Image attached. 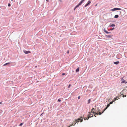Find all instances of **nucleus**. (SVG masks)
Wrapping results in <instances>:
<instances>
[{
  "label": "nucleus",
  "mask_w": 127,
  "mask_h": 127,
  "mask_svg": "<svg viewBox=\"0 0 127 127\" xmlns=\"http://www.w3.org/2000/svg\"><path fill=\"white\" fill-rule=\"evenodd\" d=\"M70 126H71L70 125V126H69V127H70Z\"/></svg>",
  "instance_id": "58836bf2"
},
{
  "label": "nucleus",
  "mask_w": 127,
  "mask_h": 127,
  "mask_svg": "<svg viewBox=\"0 0 127 127\" xmlns=\"http://www.w3.org/2000/svg\"><path fill=\"white\" fill-rule=\"evenodd\" d=\"M127 83V81L126 82V83Z\"/></svg>",
  "instance_id": "4c0bfd02"
},
{
  "label": "nucleus",
  "mask_w": 127,
  "mask_h": 127,
  "mask_svg": "<svg viewBox=\"0 0 127 127\" xmlns=\"http://www.w3.org/2000/svg\"><path fill=\"white\" fill-rule=\"evenodd\" d=\"M113 36L112 35H106V36L107 37H109V38H110V37H112Z\"/></svg>",
  "instance_id": "4468645a"
},
{
  "label": "nucleus",
  "mask_w": 127,
  "mask_h": 127,
  "mask_svg": "<svg viewBox=\"0 0 127 127\" xmlns=\"http://www.w3.org/2000/svg\"><path fill=\"white\" fill-rule=\"evenodd\" d=\"M115 26V24H112L111 25H110L109 26L110 27H114Z\"/></svg>",
  "instance_id": "ddd939ff"
},
{
  "label": "nucleus",
  "mask_w": 127,
  "mask_h": 127,
  "mask_svg": "<svg viewBox=\"0 0 127 127\" xmlns=\"http://www.w3.org/2000/svg\"><path fill=\"white\" fill-rule=\"evenodd\" d=\"M119 99V97H116V98H114V99L113 100V101H115L116 100H117Z\"/></svg>",
  "instance_id": "1a4fd4ad"
},
{
  "label": "nucleus",
  "mask_w": 127,
  "mask_h": 127,
  "mask_svg": "<svg viewBox=\"0 0 127 127\" xmlns=\"http://www.w3.org/2000/svg\"><path fill=\"white\" fill-rule=\"evenodd\" d=\"M43 113L42 114H41V115H42Z\"/></svg>",
  "instance_id": "ea45409f"
},
{
  "label": "nucleus",
  "mask_w": 127,
  "mask_h": 127,
  "mask_svg": "<svg viewBox=\"0 0 127 127\" xmlns=\"http://www.w3.org/2000/svg\"><path fill=\"white\" fill-rule=\"evenodd\" d=\"M126 96V95H125L124 96V95H123V97H124Z\"/></svg>",
  "instance_id": "7c9ffc66"
},
{
  "label": "nucleus",
  "mask_w": 127,
  "mask_h": 127,
  "mask_svg": "<svg viewBox=\"0 0 127 127\" xmlns=\"http://www.w3.org/2000/svg\"><path fill=\"white\" fill-rule=\"evenodd\" d=\"M114 29V28H113L112 29H111V30H113Z\"/></svg>",
  "instance_id": "f704fd0d"
},
{
  "label": "nucleus",
  "mask_w": 127,
  "mask_h": 127,
  "mask_svg": "<svg viewBox=\"0 0 127 127\" xmlns=\"http://www.w3.org/2000/svg\"><path fill=\"white\" fill-rule=\"evenodd\" d=\"M65 75V73H63L62 74V75L63 76L64 75Z\"/></svg>",
  "instance_id": "cd10ccee"
},
{
  "label": "nucleus",
  "mask_w": 127,
  "mask_h": 127,
  "mask_svg": "<svg viewBox=\"0 0 127 127\" xmlns=\"http://www.w3.org/2000/svg\"><path fill=\"white\" fill-rule=\"evenodd\" d=\"M78 99H79L80 98V96H79L78 97Z\"/></svg>",
  "instance_id": "c85d7f7f"
},
{
  "label": "nucleus",
  "mask_w": 127,
  "mask_h": 127,
  "mask_svg": "<svg viewBox=\"0 0 127 127\" xmlns=\"http://www.w3.org/2000/svg\"><path fill=\"white\" fill-rule=\"evenodd\" d=\"M87 119V118H84V120H86Z\"/></svg>",
  "instance_id": "c756f323"
},
{
  "label": "nucleus",
  "mask_w": 127,
  "mask_h": 127,
  "mask_svg": "<svg viewBox=\"0 0 127 127\" xmlns=\"http://www.w3.org/2000/svg\"><path fill=\"white\" fill-rule=\"evenodd\" d=\"M119 63V61L116 62H114V64H118Z\"/></svg>",
  "instance_id": "9b49d317"
},
{
  "label": "nucleus",
  "mask_w": 127,
  "mask_h": 127,
  "mask_svg": "<svg viewBox=\"0 0 127 127\" xmlns=\"http://www.w3.org/2000/svg\"><path fill=\"white\" fill-rule=\"evenodd\" d=\"M24 52L26 54H28L29 53H31V51H24Z\"/></svg>",
  "instance_id": "39448f33"
},
{
  "label": "nucleus",
  "mask_w": 127,
  "mask_h": 127,
  "mask_svg": "<svg viewBox=\"0 0 127 127\" xmlns=\"http://www.w3.org/2000/svg\"><path fill=\"white\" fill-rule=\"evenodd\" d=\"M70 86H71V85L70 84H69L68 85V88H69L70 87Z\"/></svg>",
  "instance_id": "bb28decb"
},
{
  "label": "nucleus",
  "mask_w": 127,
  "mask_h": 127,
  "mask_svg": "<svg viewBox=\"0 0 127 127\" xmlns=\"http://www.w3.org/2000/svg\"><path fill=\"white\" fill-rule=\"evenodd\" d=\"M79 70V68L78 67L77 68L76 70V72H78Z\"/></svg>",
  "instance_id": "2eb2a0df"
},
{
  "label": "nucleus",
  "mask_w": 127,
  "mask_h": 127,
  "mask_svg": "<svg viewBox=\"0 0 127 127\" xmlns=\"http://www.w3.org/2000/svg\"><path fill=\"white\" fill-rule=\"evenodd\" d=\"M76 122H75V121L74 122H73L72 123V124L70 125V126H72V125L74 126V125L76 123Z\"/></svg>",
  "instance_id": "9d476101"
},
{
  "label": "nucleus",
  "mask_w": 127,
  "mask_h": 127,
  "mask_svg": "<svg viewBox=\"0 0 127 127\" xmlns=\"http://www.w3.org/2000/svg\"><path fill=\"white\" fill-rule=\"evenodd\" d=\"M88 4H89V5L91 3V2L90 1H89L88 2Z\"/></svg>",
  "instance_id": "aec40b11"
},
{
  "label": "nucleus",
  "mask_w": 127,
  "mask_h": 127,
  "mask_svg": "<svg viewBox=\"0 0 127 127\" xmlns=\"http://www.w3.org/2000/svg\"><path fill=\"white\" fill-rule=\"evenodd\" d=\"M67 53L68 54L69 53V51H68L67 52Z\"/></svg>",
  "instance_id": "473e14b6"
},
{
  "label": "nucleus",
  "mask_w": 127,
  "mask_h": 127,
  "mask_svg": "<svg viewBox=\"0 0 127 127\" xmlns=\"http://www.w3.org/2000/svg\"><path fill=\"white\" fill-rule=\"evenodd\" d=\"M10 63H6L5 64H4L3 65V66H5V65H6L7 64H10Z\"/></svg>",
  "instance_id": "f3484780"
},
{
  "label": "nucleus",
  "mask_w": 127,
  "mask_h": 127,
  "mask_svg": "<svg viewBox=\"0 0 127 127\" xmlns=\"http://www.w3.org/2000/svg\"><path fill=\"white\" fill-rule=\"evenodd\" d=\"M8 6H11V4L10 3H8Z\"/></svg>",
  "instance_id": "a878e982"
},
{
  "label": "nucleus",
  "mask_w": 127,
  "mask_h": 127,
  "mask_svg": "<svg viewBox=\"0 0 127 127\" xmlns=\"http://www.w3.org/2000/svg\"><path fill=\"white\" fill-rule=\"evenodd\" d=\"M23 123H21V124H20V125H19V126H22V125H23Z\"/></svg>",
  "instance_id": "4be33fe9"
},
{
  "label": "nucleus",
  "mask_w": 127,
  "mask_h": 127,
  "mask_svg": "<svg viewBox=\"0 0 127 127\" xmlns=\"http://www.w3.org/2000/svg\"><path fill=\"white\" fill-rule=\"evenodd\" d=\"M118 10H121V9L120 8H115L111 9V11H113Z\"/></svg>",
  "instance_id": "f257e3e1"
},
{
  "label": "nucleus",
  "mask_w": 127,
  "mask_h": 127,
  "mask_svg": "<svg viewBox=\"0 0 127 127\" xmlns=\"http://www.w3.org/2000/svg\"><path fill=\"white\" fill-rule=\"evenodd\" d=\"M104 31L107 34H108L109 33H110V32H108L107 31H106L105 29L104 30Z\"/></svg>",
  "instance_id": "f8f14e48"
},
{
  "label": "nucleus",
  "mask_w": 127,
  "mask_h": 127,
  "mask_svg": "<svg viewBox=\"0 0 127 127\" xmlns=\"http://www.w3.org/2000/svg\"><path fill=\"white\" fill-rule=\"evenodd\" d=\"M46 0L48 2L49 1V0Z\"/></svg>",
  "instance_id": "72a5a7b5"
},
{
  "label": "nucleus",
  "mask_w": 127,
  "mask_h": 127,
  "mask_svg": "<svg viewBox=\"0 0 127 127\" xmlns=\"http://www.w3.org/2000/svg\"><path fill=\"white\" fill-rule=\"evenodd\" d=\"M58 101L59 102H60L61 101V100L60 99H58Z\"/></svg>",
  "instance_id": "393cba45"
},
{
  "label": "nucleus",
  "mask_w": 127,
  "mask_h": 127,
  "mask_svg": "<svg viewBox=\"0 0 127 127\" xmlns=\"http://www.w3.org/2000/svg\"><path fill=\"white\" fill-rule=\"evenodd\" d=\"M119 17V15H116L115 16L114 18H118Z\"/></svg>",
  "instance_id": "dca6fc26"
},
{
  "label": "nucleus",
  "mask_w": 127,
  "mask_h": 127,
  "mask_svg": "<svg viewBox=\"0 0 127 127\" xmlns=\"http://www.w3.org/2000/svg\"><path fill=\"white\" fill-rule=\"evenodd\" d=\"M89 5V4L88 3H87L85 5V7H86Z\"/></svg>",
  "instance_id": "412c9836"
},
{
  "label": "nucleus",
  "mask_w": 127,
  "mask_h": 127,
  "mask_svg": "<svg viewBox=\"0 0 127 127\" xmlns=\"http://www.w3.org/2000/svg\"><path fill=\"white\" fill-rule=\"evenodd\" d=\"M85 0H82L78 4V6H79L81 5L82 3L84 2Z\"/></svg>",
  "instance_id": "20e7f679"
},
{
  "label": "nucleus",
  "mask_w": 127,
  "mask_h": 127,
  "mask_svg": "<svg viewBox=\"0 0 127 127\" xmlns=\"http://www.w3.org/2000/svg\"><path fill=\"white\" fill-rule=\"evenodd\" d=\"M78 6V5H77L75 7L74 9V10H75V9L77 8V7H78L79 6Z\"/></svg>",
  "instance_id": "6ab92c4d"
},
{
  "label": "nucleus",
  "mask_w": 127,
  "mask_h": 127,
  "mask_svg": "<svg viewBox=\"0 0 127 127\" xmlns=\"http://www.w3.org/2000/svg\"><path fill=\"white\" fill-rule=\"evenodd\" d=\"M91 113H94V116L95 117H96V116H95V115H98V114L97 113H96L95 112L93 111L92 110H91Z\"/></svg>",
  "instance_id": "7ed1b4c3"
},
{
  "label": "nucleus",
  "mask_w": 127,
  "mask_h": 127,
  "mask_svg": "<svg viewBox=\"0 0 127 127\" xmlns=\"http://www.w3.org/2000/svg\"><path fill=\"white\" fill-rule=\"evenodd\" d=\"M91 102V99H89L88 100V104H89Z\"/></svg>",
  "instance_id": "a211bd4d"
},
{
  "label": "nucleus",
  "mask_w": 127,
  "mask_h": 127,
  "mask_svg": "<svg viewBox=\"0 0 127 127\" xmlns=\"http://www.w3.org/2000/svg\"><path fill=\"white\" fill-rule=\"evenodd\" d=\"M94 109V108H92V110H92V111H93V110Z\"/></svg>",
  "instance_id": "2f4dec72"
},
{
  "label": "nucleus",
  "mask_w": 127,
  "mask_h": 127,
  "mask_svg": "<svg viewBox=\"0 0 127 127\" xmlns=\"http://www.w3.org/2000/svg\"><path fill=\"white\" fill-rule=\"evenodd\" d=\"M60 1H61V2H62V0H60Z\"/></svg>",
  "instance_id": "e433bc0d"
},
{
  "label": "nucleus",
  "mask_w": 127,
  "mask_h": 127,
  "mask_svg": "<svg viewBox=\"0 0 127 127\" xmlns=\"http://www.w3.org/2000/svg\"><path fill=\"white\" fill-rule=\"evenodd\" d=\"M12 1H13V0H11Z\"/></svg>",
  "instance_id": "a19ab883"
},
{
  "label": "nucleus",
  "mask_w": 127,
  "mask_h": 127,
  "mask_svg": "<svg viewBox=\"0 0 127 127\" xmlns=\"http://www.w3.org/2000/svg\"><path fill=\"white\" fill-rule=\"evenodd\" d=\"M83 121V120L82 119L81 120L80 118H78V119L75 120V122H79L80 121H81V122H82Z\"/></svg>",
  "instance_id": "f03ea898"
},
{
  "label": "nucleus",
  "mask_w": 127,
  "mask_h": 127,
  "mask_svg": "<svg viewBox=\"0 0 127 127\" xmlns=\"http://www.w3.org/2000/svg\"><path fill=\"white\" fill-rule=\"evenodd\" d=\"M88 116H89L88 117V118L87 119V120H88V119L89 118V117H93V115L92 114H90V113H89V114L88 115Z\"/></svg>",
  "instance_id": "423d86ee"
},
{
  "label": "nucleus",
  "mask_w": 127,
  "mask_h": 127,
  "mask_svg": "<svg viewBox=\"0 0 127 127\" xmlns=\"http://www.w3.org/2000/svg\"><path fill=\"white\" fill-rule=\"evenodd\" d=\"M122 81L121 82V83H126V81L123 79H122Z\"/></svg>",
  "instance_id": "6e6552de"
},
{
  "label": "nucleus",
  "mask_w": 127,
  "mask_h": 127,
  "mask_svg": "<svg viewBox=\"0 0 127 127\" xmlns=\"http://www.w3.org/2000/svg\"><path fill=\"white\" fill-rule=\"evenodd\" d=\"M2 103L1 102H0V104H1Z\"/></svg>",
  "instance_id": "c9c22d12"
},
{
  "label": "nucleus",
  "mask_w": 127,
  "mask_h": 127,
  "mask_svg": "<svg viewBox=\"0 0 127 127\" xmlns=\"http://www.w3.org/2000/svg\"><path fill=\"white\" fill-rule=\"evenodd\" d=\"M110 104H107V107L106 108L103 110L102 113H103V112L110 106Z\"/></svg>",
  "instance_id": "0eeeda50"
},
{
  "label": "nucleus",
  "mask_w": 127,
  "mask_h": 127,
  "mask_svg": "<svg viewBox=\"0 0 127 127\" xmlns=\"http://www.w3.org/2000/svg\"><path fill=\"white\" fill-rule=\"evenodd\" d=\"M97 113L98 114H99V115H100L102 113H101L100 112H99L98 113Z\"/></svg>",
  "instance_id": "b1692460"
},
{
  "label": "nucleus",
  "mask_w": 127,
  "mask_h": 127,
  "mask_svg": "<svg viewBox=\"0 0 127 127\" xmlns=\"http://www.w3.org/2000/svg\"><path fill=\"white\" fill-rule=\"evenodd\" d=\"M113 100H112V102H110V103H109V104H112L113 103Z\"/></svg>",
  "instance_id": "5701e85b"
}]
</instances>
